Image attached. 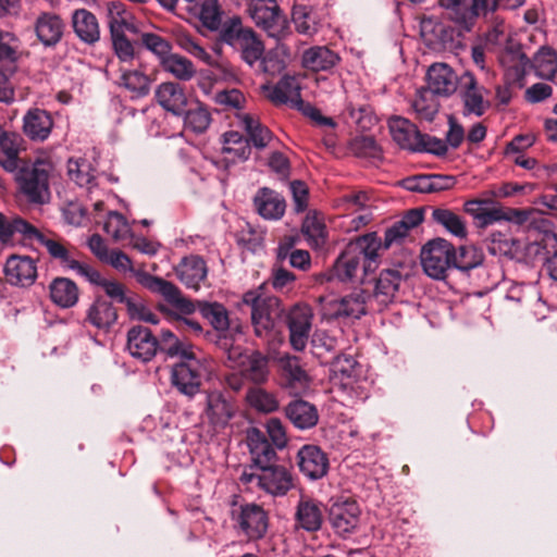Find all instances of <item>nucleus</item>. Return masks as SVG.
Returning a JSON list of instances; mask_svg holds the SVG:
<instances>
[{"label": "nucleus", "instance_id": "nucleus-1", "mask_svg": "<svg viewBox=\"0 0 557 557\" xmlns=\"http://www.w3.org/2000/svg\"><path fill=\"white\" fill-rule=\"evenodd\" d=\"M53 164L49 159L38 158L24 162L14 178L18 191L35 205H44L50 200V175Z\"/></svg>", "mask_w": 557, "mask_h": 557}, {"label": "nucleus", "instance_id": "nucleus-2", "mask_svg": "<svg viewBox=\"0 0 557 557\" xmlns=\"http://www.w3.org/2000/svg\"><path fill=\"white\" fill-rule=\"evenodd\" d=\"M243 302L251 308V323L256 336L268 339L272 336L275 321L281 315L280 300L268 293L267 283L247 290Z\"/></svg>", "mask_w": 557, "mask_h": 557}, {"label": "nucleus", "instance_id": "nucleus-3", "mask_svg": "<svg viewBox=\"0 0 557 557\" xmlns=\"http://www.w3.org/2000/svg\"><path fill=\"white\" fill-rule=\"evenodd\" d=\"M244 485L257 487L272 496H283L294 486V478L289 469L282 465H269L257 470L245 469L239 478Z\"/></svg>", "mask_w": 557, "mask_h": 557}, {"label": "nucleus", "instance_id": "nucleus-4", "mask_svg": "<svg viewBox=\"0 0 557 557\" xmlns=\"http://www.w3.org/2000/svg\"><path fill=\"white\" fill-rule=\"evenodd\" d=\"M177 357L182 360L172 369V383L181 393L193 396L200 387L206 359H201L200 351L195 347Z\"/></svg>", "mask_w": 557, "mask_h": 557}, {"label": "nucleus", "instance_id": "nucleus-5", "mask_svg": "<svg viewBox=\"0 0 557 557\" xmlns=\"http://www.w3.org/2000/svg\"><path fill=\"white\" fill-rule=\"evenodd\" d=\"M227 360L232 368H237L240 376L253 384H264L270 376V358L260 350L243 352L240 347L227 350Z\"/></svg>", "mask_w": 557, "mask_h": 557}, {"label": "nucleus", "instance_id": "nucleus-6", "mask_svg": "<svg viewBox=\"0 0 557 557\" xmlns=\"http://www.w3.org/2000/svg\"><path fill=\"white\" fill-rule=\"evenodd\" d=\"M248 12L269 36L281 39L287 35L288 22L276 0H251Z\"/></svg>", "mask_w": 557, "mask_h": 557}, {"label": "nucleus", "instance_id": "nucleus-7", "mask_svg": "<svg viewBox=\"0 0 557 557\" xmlns=\"http://www.w3.org/2000/svg\"><path fill=\"white\" fill-rule=\"evenodd\" d=\"M454 246L444 238L428 242L421 250V264L426 275L443 280L447 270L453 267Z\"/></svg>", "mask_w": 557, "mask_h": 557}, {"label": "nucleus", "instance_id": "nucleus-8", "mask_svg": "<svg viewBox=\"0 0 557 557\" xmlns=\"http://www.w3.org/2000/svg\"><path fill=\"white\" fill-rule=\"evenodd\" d=\"M140 285L152 293L162 295L165 301L172 307V314L175 319L184 315H191L197 306L190 299L185 297L180 288L172 282L154 275L139 274Z\"/></svg>", "mask_w": 557, "mask_h": 557}, {"label": "nucleus", "instance_id": "nucleus-9", "mask_svg": "<svg viewBox=\"0 0 557 557\" xmlns=\"http://www.w3.org/2000/svg\"><path fill=\"white\" fill-rule=\"evenodd\" d=\"M327 513L331 528L341 537H348L360 527L361 508L354 499L338 498L334 500Z\"/></svg>", "mask_w": 557, "mask_h": 557}, {"label": "nucleus", "instance_id": "nucleus-10", "mask_svg": "<svg viewBox=\"0 0 557 557\" xmlns=\"http://www.w3.org/2000/svg\"><path fill=\"white\" fill-rule=\"evenodd\" d=\"M235 521L239 532L248 540L262 539L269 527L268 513L257 504L240 506Z\"/></svg>", "mask_w": 557, "mask_h": 557}, {"label": "nucleus", "instance_id": "nucleus-11", "mask_svg": "<svg viewBox=\"0 0 557 557\" xmlns=\"http://www.w3.org/2000/svg\"><path fill=\"white\" fill-rule=\"evenodd\" d=\"M313 312L308 305L294 306L287 317L292 347L301 351L306 348L312 326Z\"/></svg>", "mask_w": 557, "mask_h": 557}, {"label": "nucleus", "instance_id": "nucleus-12", "mask_svg": "<svg viewBox=\"0 0 557 557\" xmlns=\"http://www.w3.org/2000/svg\"><path fill=\"white\" fill-rule=\"evenodd\" d=\"M198 309L211 326L223 335L233 338L243 333L242 323L230 318L228 310L220 302H198Z\"/></svg>", "mask_w": 557, "mask_h": 557}, {"label": "nucleus", "instance_id": "nucleus-13", "mask_svg": "<svg viewBox=\"0 0 557 557\" xmlns=\"http://www.w3.org/2000/svg\"><path fill=\"white\" fill-rule=\"evenodd\" d=\"M459 81L463 114L482 116L490 108L488 100L484 99L486 90L478 85L476 78L470 72L463 73Z\"/></svg>", "mask_w": 557, "mask_h": 557}, {"label": "nucleus", "instance_id": "nucleus-14", "mask_svg": "<svg viewBox=\"0 0 557 557\" xmlns=\"http://www.w3.org/2000/svg\"><path fill=\"white\" fill-rule=\"evenodd\" d=\"M7 281L16 286H32L37 278V261L29 256L11 255L4 264Z\"/></svg>", "mask_w": 557, "mask_h": 557}, {"label": "nucleus", "instance_id": "nucleus-15", "mask_svg": "<svg viewBox=\"0 0 557 557\" xmlns=\"http://www.w3.org/2000/svg\"><path fill=\"white\" fill-rule=\"evenodd\" d=\"M300 472L310 480L323 478L329 471L327 455L315 445H305L297 454Z\"/></svg>", "mask_w": 557, "mask_h": 557}, {"label": "nucleus", "instance_id": "nucleus-16", "mask_svg": "<svg viewBox=\"0 0 557 557\" xmlns=\"http://www.w3.org/2000/svg\"><path fill=\"white\" fill-rule=\"evenodd\" d=\"M159 342L152 332L143 325L129 329L127 333V349L129 354L141 360H151L158 350Z\"/></svg>", "mask_w": 557, "mask_h": 557}, {"label": "nucleus", "instance_id": "nucleus-17", "mask_svg": "<svg viewBox=\"0 0 557 557\" xmlns=\"http://www.w3.org/2000/svg\"><path fill=\"white\" fill-rule=\"evenodd\" d=\"M235 412V405L222 393L211 392L207 395L205 414L214 430L227 426Z\"/></svg>", "mask_w": 557, "mask_h": 557}, {"label": "nucleus", "instance_id": "nucleus-18", "mask_svg": "<svg viewBox=\"0 0 557 557\" xmlns=\"http://www.w3.org/2000/svg\"><path fill=\"white\" fill-rule=\"evenodd\" d=\"M41 245L45 246L52 259L58 260L62 267L75 271L83 277L91 268L76 259L77 250L66 242L46 237Z\"/></svg>", "mask_w": 557, "mask_h": 557}, {"label": "nucleus", "instance_id": "nucleus-19", "mask_svg": "<svg viewBox=\"0 0 557 557\" xmlns=\"http://www.w3.org/2000/svg\"><path fill=\"white\" fill-rule=\"evenodd\" d=\"M34 27L38 40L45 47H54L62 40L65 23L57 13L41 12L37 16Z\"/></svg>", "mask_w": 557, "mask_h": 557}, {"label": "nucleus", "instance_id": "nucleus-20", "mask_svg": "<svg viewBox=\"0 0 557 557\" xmlns=\"http://www.w3.org/2000/svg\"><path fill=\"white\" fill-rule=\"evenodd\" d=\"M71 26L76 37L88 46L96 45L101 37L97 16L87 9H76L71 15Z\"/></svg>", "mask_w": 557, "mask_h": 557}, {"label": "nucleus", "instance_id": "nucleus-21", "mask_svg": "<svg viewBox=\"0 0 557 557\" xmlns=\"http://www.w3.org/2000/svg\"><path fill=\"white\" fill-rule=\"evenodd\" d=\"M247 445L252 460L253 470L272 465L277 459L274 447L269 443L265 434L257 428L247 431Z\"/></svg>", "mask_w": 557, "mask_h": 557}, {"label": "nucleus", "instance_id": "nucleus-22", "mask_svg": "<svg viewBox=\"0 0 557 557\" xmlns=\"http://www.w3.org/2000/svg\"><path fill=\"white\" fill-rule=\"evenodd\" d=\"M283 386L294 394H299L309 387L310 379L295 356H283L278 360Z\"/></svg>", "mask_w": 557, "mask_h": 557}, {"label": "nucleus", "instance_id": "nucleus-23", "mask_svg": "<svg viewBox=\"0 0 557 557\" xmlns=\"http://www.w3.org/2000/svg\"><path fill=\"white\" fill-rule=\"evenodd\" d=\"M116 321V308L102 297L96 298L86 309L84 322L98 331L109 332Z\"/></svg>", "mask_w": 557, "mask_h": 557}, {"label": "nucleus", "instance_id": "nucleus-24", "mask_svg": "<svg viewBox=\"0 0 557 557\" xmlns=\"http://www.w3.org/2000/svg\"><path fill=\"white\" fill-rule=\"evenodd\" d=\"M428 88L436 96H449L457 89L458 78L450 66L435 63L428 71Z\"/></svg>", "mask_w": 557, "mask_h": 557}, {"label": "nucleus", "instance_id": "nucleus-25", "mask_svg": "<svg viewBox=\"0 0 557 557\" xmlns=\"http://www.w3.org/2000/svg\"><path fill=\"white\" fill-rule=\"evenodd\" d=\"M208 268L205 260L199 256L185 257L176 267V274L180 281L187 287L198 290L206 281Z\"/></svg>", "mask_w": 557, "mask_h": 557}, {"label": "nucleus", "instance_id": "nucleus-26", "mask_svg": "<svg viewBox=\"0 0 557 557\" xmlns=\"http://www.w3.org/2000/svg\"><path fill=\"white\" fill-rule=\"evenodd\" d=\"M359 251L358 247L347 245L330 270L329 280L349 282L357 277L361 263Z\"/></svg>", "mask_w": 557, "mask_h": 557}, {"label": "nucleus", "instance_id": "nucleus-27", "mask_svg": "<svg viewBox=\"0 0 557 557\" xmlns=\"http://www.w3.org/2000/svg\"><path fill=\"white\" fill-rule=\"evenodd\" d=\"M326 306L332 318L359 319L366 314V294L362 290L352 293L343 298L332 299Z\"/></svg>", "mask_w": 557, "mask_h": 557}, {"label": "nucleus", "instance_id": "nucleus-28", "mask_svg": "<svg viewBox=\"0 0 557 557\" xmlns=\"http://www.w3.org/2000/svg\"><path fill=\"white\" fill-rule=\"evenodd\" d=\"M253 205L257 212L267 220H280L286 209L284 198L276 191L263 187L253 197Z\"/></svg>", "mask_w": 557, "mask_h": 557}, {"label": "nucleus", "instance_id": "nucleus-29", "mask_svg": "<svg viewBox=\"0 0 557 557\" xmlns=\"http://www.w3.org/2000/svg\"><path fill=\"white\" fill-rule=\"evenodd\" d=\"M109 15L110 35H125V32L139 34V25L135 16L128 12L120 1H111L107 4Z\"/></svg>", "mask_w": 557, "mask_h": 557}, {"label": "nucleus", "instance_id": "nucleus-30", "mask_svg": "<svg viewBox=\"0 0 557 557\" xmlns=\"http://www.w3.org/2000/svg\"><path fill=\"white\" fill-rule=\"evenodd\" d=\"M157 102L166 111L182 115L187 106L184 88L177 83H162L156 90Z\"/></svg>", "mask_w": 557, "mask_h": 557}, {"label": "nucleus", "instance_id": "nucleus-31", "mask_svg": "<svg viewBox=\"0 0 557 557\" xmlns=\"http://www.w3.org/2000/svg\"><path fill=\"white\" fill-rule=\"evenodd\" d=\"M341 61L339 55L326 46H314L306 49L301 55V65L308 71H330Z\"/></svg>", "mask_w": 557, "mask_h": 557}, {"label": "nucleus", "instance_id": "nucleus-32", "mask_svg": "<svg viewBox=\"0 0 557 557\" xmlns=\"http://www.w3.org/2000/svg\"><path fill=\"white\" fill-rule=\"evenodd\" d=\"M393 139L404 149L418 150L421 147V133L416 125L404 117H392L388 123Z\"/></svg>", "mask_w": 557, "mask_h": 557}, {"label": "nucleus", "instance_id": "nucleus-33", "mask_svg": "<svg viewBox=\"0 0 557 557\" xmlns=\"http://www.w3.org/2000/svg\"><path fill=\"white\" fill-rule=\"evenodd\" d=\"M84 277L90 283L101 286L107 296L113 300H116L117 302L126 305L128 311L133 313V310L136 308V302L134 298L126 295V290L123 284L116 281L104 278L100 272L92 267L88 270V272H86Z\"/></svg>", "mask_w": 557, "mask_h": 557}, {"label": "nucleus", "instance_id": "nucleus-34", "mask_svg": "<svg viewBox=\"0 0 557 557\" xmlns=\"http://www.w3.org/2000/svg\"><path fill=\"white\" fill-rule=\"evenodd\" d=\"M51 301L60 308L74 307L79 298L77 285L70 278L55 277L49 285Z\"/></svg>", "mask_w": 557, "mask_h": 557}, {"label": "nucleus", "instance_id": "nucleus-35", "mask_svg": "<svg viewBox=\"0 0 557 557\" xmlns=\"http://www.w3.org/2000/svg\"><path fill=\"white\" fill-rule=\"evenodd\" d=\"M238 119L239 125L246 132L249 141L257 149H264L274 139L272 132L256 115L244 113Z\"/></svg>", "mask_w": 557, "mask_h": 557}, {"label": "nucleus", "instance_id": "nucleus-36", "mask_svg": "<svg viewBox=\"0 0 557 557\" xmlns=\"http://www.w3.org/2000/svg\"><path fill=\"white\" fill-rule=\"evenodd\" d=\"M296 521L306 531H318L323 521L320 503L311 498L301 497L297 506Z\"/></svg>", "mask_w": 557, "mask_h": 557}, {"label": "nucleus", "instance_id": "nucleus-37", "mask_svg": "<svg viewBox=\"0 0 557 557\" xmlns=\"http://www.w3.org/2000/svg\"><path fill=\"white\" fill-rule=\"evenodd\" d=\"M52 125V119L45 110H32L24 117V132L34 140L46 139L51 132Z\"/></svg>", "mask_w": 557, "mask_h": 557}, {"label": "nucleus", "instance_id": "nucleus-38", "mask_svg": "<svg viewBox=\"0 0 557 557\" xmlns=\"http://www.w3.org/2000/svg\"><path fill=\"white\" fill-rule=\"evenodd\" d=\"M264 94L274 104L292 103L300 100L299 87L293 78H282L274 86H263Z\"/></svg>", "mask_w": 557, "mask_h": 557}, {"label": "nucleus", "instance_id": "nucleus-39", "mask_svg": "<svg viewBox=\"0 0 557 557\" xmlns=\"http://www.w3.org/2000/svg\"><path fill=\"white\" fill-rule=\"evenodd\" d=\"M290 422L298 429H310L318 422L319 416L315 407L305 400H295L285 408Z\"/></svg>", "mask_w": 557, "mask_h": 557}, {"label": "nucleus", "instance_id": "nucleus-40", "mask_svg": "<svg viewBox=\"0 0 557 557\" xmlns=\"http://www.w3.org/2000/svg\"><path fill=\"white\" fill-rule=\"evenodd\" d=\"M499 7V0H472V4L458 13L456 24L460 30L470 32L481 14L493 12Z\"/></svg>", "mask_w": 557, "mask_h": 557}, {"label": "nucleus", "instance_id": "nucleus-41", "mask_svg": "<svg viewBox=\"0 0 557 557\" xmlns=\"http://www.w3.org/2000/svg\"><path fill=\"white\" fill-rule=\"evenodd\" d=\"M431 219L456 237L465 238L468 234L465 219L448 208H434Z\"/></svg>", "mask_w": 557, "mask_h": 557}, {"label": "nucleus", "instance_id": "nucleus-42", "mask_svg": "<svg viewBox=\"0 0 557 557\" xmlns=\"http://www.w3.org/2000/svg\"><path fill=\"white\" fill-rule=\"evenodd\" d=\"M240 54L242 60L249 66L262 60L264 44L258 34L250 28L234 49Z\"/></svg>", "mask_w": 557, "mask_h": 557}, {"label": "nucleus", "instance_id": "nucleus-43", "mask_svg": "<svg viewBox=\"0 0 557 557\" xmlns=\"http://www.w3.org/2000/svg\"><path fill=\"white\" fill-rule=\"evenodd\" d=\"M301 232L313 248H320L326 243L327 233L324 220L317 211H310L306 215L301 225Z\"/></svg>", "mask_w": 557, "mask_h": 557}, {"label": "nucleus", "instance_id": "nucleus-44", "mask_svg": "<svg viewBox=\"0 0 557 557\" xmlns=\"http://www.w3.org/2000/svg\"><path fill=\"white\" fill-rule=\"evenodd\" d=\"M401 276L396 270L382 271L376 278L373 297L382 305H387L398 290Z\"/></svg>", "mask_w": 557, "mask_h": 557}, {"label": "nucleus", "instance_id": "nucleus-45", "mask_svg": "<svg viewBox=\"0 0 557 557\" xmlns=\"http://www.w3.org/2000/svg\"><path fill=\"white\" fill-rule=\"evenodd\" d=\"M500 62L506 70V81L520 82L523 79L527 67L530 64L529 58L521 50H508L502 58Z\"/></svg>", "mask_w": 557, "mask_h": 557}, {"label": "nucleus", "instance_id": "nucleus-46", "mask_svg": "<svg viewBox=\"0 0 557 557\" xmlns=\"http://www.w3.org/2000/svg\"><path fill=\"white\" fill-rule=\"evenodd\" d=\"M161 65L165 72L172 74L180 81H189L194 77L196 69L190 60L187 58L176 54L169 53L161 61Z\"/></svg>", "mask_w": 557, "mask_h": 557}, {"label": "nucleus", "instance_id": "nucleus-47", "mask_svg": "<svg viewBox=\"0 0 557 557\" xmlns=\"http://www.w3.org/2000/svg\"><path fill=\"white\" fill-rule=\"evenodd\" d=\"M194 10L202 24L210 30H218L222 24V12L218 0H196Z\"/></svg>", "mask_w": 557, "mask_h": 557}, {"label": "nucleus", "instance_id": "nucleus-48", "mask_svg": "<svg viewBox=\"0 0 557 557\" xmlns=\"http://www.w3.org/2000/svg\"><path fill=\"white\" fill-rule=\"evenodd\" d=\"M534 69L539 77L553 79L557 73V52L550 47H542L534 55Z\"/></svg>", "mask_w": 557, "mask_h": 557}, {"label": "nucleus", "instance_id": "nucleus-49", "mask_svg": "<svg viewBox=\"0 0 557 557\" xmlns=\"http://www.w3.org/2000/svg\"><path fill=\"white\" fill-rule=\"evenodd\" d=\"M247 404L259 412H273L278 408L275 395L261 387H250L245 396Z\"/></svg>", "mask_w": 557, "mask_h": 557}, {"label": "nucleus", "instance_id": "nucleus-50", "mask_svg": "<svg viewBox=\"0 0 557 557\" xmlns=\"http://www.w3.org/2000/svg\"><path fill=\"white\" fill-rule=\"evenodd\" d=\"M249 29L250 27H245L243 25L242 18L239 16H232L222 22L220 28L218 29L219 39L223 44H226L235 49V47L238 46L239 41Z\"/></svg>", "mask_w": 557, "mask_h": 557}, {"label": "nucleus", "instance_id": "nucleus-51", "mask_svg": "<svg viewBox=\"0 0 557 557\" xmlns=\"http://www.w3.org/2000/svg\"><path fill=\"white\" fill-rule=\"evenodd\" d=\"M184 113L185 128L196 134L206 132L211 123L210 112L200 102H196L194 107H190Z\"/></svg>", "mask_w": 557, "mask_h": 557}, {"label": "nucleus", "instance_id": "nucleus-52", "mask_svg": "<svg viewBox=\"0 0 557 557\" xmlns=\"http://www.w3.org/2000/svg\"><path fill=\"white\" fill-rule=\"evenodd\" d=\"M412 107L420 119L432 121L438 112L437 96L424 88L418 90Z\"/></svg>", "mask_w": 557, "mask_h": 557}, {"label": "nucleus", "instance_id": "nucleus-53", "mask_svg": "<svg viewBox=\"0 0 557 557\" xmlns=\"http://www.w3.org/2000/svg\"><path fill=\"white\" fill-rule=\"evenodd\" d=\"M483 260V251L473 245L461 246L458 252L454 249L453 265L461 271L474 269L480 265Z\"/></svg>", "mask_w": 557, "mask_h": 557}, {"label": "nucleus", "instance_id": "nucleus-54", "mask_svg": "<svg viewBox=\"0 0 557 557\" xmlns=\"http://www.w3.org/2000/svg\"><path fill=\"white\" fill-rule=\"evenodd\" d=\"M119 85L133 92L136 97H144L150 90L149 77L140 71H126L119 81Z\"/></svg>", "mask_w": 557, "mask_h": 557}, {"label": "nucleus", "instance_id": "nucleus-55", "mask_svg": "<svg viewBox=\"0 0 557 557\" xmlns=\"http://www.w3.org/2000/svg\"><path fill=\"white\" fill-rule=\"evenodd\" d=\"M106 263L110 264L112 268H114L116 271L126 274H132L136 281L140 284V276L139 274L145 275H151L150 273L146 272L143 267L136 269L133 264L132 259L123 251L114 249L110 251V255L108 259L104 261Z\"/></svg>", "mask_w": 557, "mask_h": 557}, {"label": "nucleus", "instance_id": "nucleus-56", "mask_svg": "<svg viewBox=\"0 0 557 557\" xmlns=\"http://www.w3.org/2000/svg\"><path fill=\"white\" fill-rule=\"evenodd\" d=\"M177 45L186 52L199 59L207 65L222 69V65L219 64L215 61V59L209 52H207L206 49L202 46H200V44L196 41L191 36L187 34H181L177 37Z\"/></svg>", "mask_w": 557, "mask_h": 557}, {"label": "nucleus", "instance_id": "nucleus-57", "mask_svg": "<svg viewBox=\"0 0 557 557\" xmlns=\"http://www.w3.org/2000/svg\"><path fill=\"white\" fill-rule=\"evenodd\" d=\"M348 246L358 247L360 260H369L371 262L375 261L379 257V249L383 246V243L376 233H369L349 243Z\"/></svg>", "mask_w": 557, "mask_h": 557}, {"label": "nucleus", "instance_id": "nucleus-58", "mask_svg": "<svg viewBox=\"0 0 557 557\" xmlns=\"http://www.w3.org/2000/svg\"><path fill=\"white\" fill-rule=\"evenodd\" d=\"M103 230L116 242L127 238L131 233V227L126 219L116 211H112L108 214Z\"/></svg>", "mask_w": 557, "mask_h": 557}, {"label": "nucleus", "instance_id": "nucleus-59", "mask_svg": "<svg viewBox=\"0 0 557 557\" xmlns=\"http://www.w3.org/2000/svg\"><path fill=\"white\" fill-rule=\"evenodd\" d=\"M350 150L354 154L362 158H381L382 151L375 139L370 136H359L350 141Z\"/></svg>", "mask_w": 557, "mask_h": 557}, {"label": "nucleus", "instance_id": "nucleus-60", "mask_svg": "<svg viewBox=\"0 0 557 557\" xmlns=\"http://www.w3.org/2000/svg\"><path fill=\"white\" fill-rule=\"evenodd\" d=\"M293 22L296 30L300 34L312 36L317 33V23L311 12L304 5L295 7L293 10Z\"/></svg>", "mask_w": 557, "mask_h": 557}, {"label": "nucleus", "instance_id": "nucleus-61", "mask_svg": "<svg viewBox=\"0 0 557 557\" xmlns=\"http://www.w3.org/2000/svg\"><path fill=\"white\" fill-rule=\"evenodd\" d=\"M141 45L162 61L172 50L171 44L163 37L154 33H141Z\"/></svg>", "mask_w": 557, "mask_h": 557}, {"label": "nucleus", "instance_id": "nucleus-62", "mask_svg": "<svg viewBox=\"0 0 557 557\" xmlns=\"http://www.w3.org/2000/svg\"><path fill=\"white\" fill-rule=\"evenodd\" d=\"M160 348L170 357H176L185 354L188 349L194 348L193 345L180 341L171 331H162Z\"/></svg>", "mask_w": 557, "mask_h": 557}, {"label": "nucleus", "instance_id": "nucleus-63", "mask_svg": "<svg viewBox=\"0 0 557 557\" xmlns=\"http://www.w3.org/2000/svg\"><path fill=\"white\" fill-rule=\"evenodd\" d=\"M18 39L11 33L0 32V62L13 64L18 57Z\"/></svg>", "mask_w": 557, "mask_h": 557}, {"label": "nucleus", "instance_id": "nucleus-64", "mask_svg": "<svg viewBox=\"0 0 557 557\" xmlns=\"http://www.w3.org/2000/svg\"><path fill=\"white\" fill-rule=\"evenodd\" d=\"M349 116L362 129L369 128L373 122L372 109L367 103H354L350 101L347 106Z\"/></svg>", "mask_w": 557, "mask_h": 557}]
</instances>
